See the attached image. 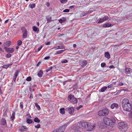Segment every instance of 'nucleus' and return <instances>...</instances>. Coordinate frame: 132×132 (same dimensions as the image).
Listing matches in <instances>:
<instances>
[{
    "mask_svg": "<svg viewBox=\"0 0 132 132\" xmlns=\"http://www.w3.org/2000/svg\"><path fill=\"white\" fill-rule=\"evenodd\" d=\"M79 125L88 131H92L94 129L96 126L95 124L90 123L88 122H80Z\"/></svg>",
    "mask_w": 132,
    "mask_h": 132,
    "instance_id": "1",
    "label": "nucleus"
},
{
    "mask_svg": "<svg viewBox=\"0 0 132 132\" xmlns=\"http://www.w3.org/2000/svg\"><path fill=\"white\" fill-rule=\"evenodd\" d=\"M122 106L123 109L126 111H129L132 107L131 104L130 103V101L128 99H123L122 102Z\"/></svg>",
    "mask_w": 132,
    "mask_h": 132,
    "instance_id": "2",
    "label": "nucleus"
},
{
    "mask_svg": "<svg viewBox=\"0 0 132 132\" xmlns=\"http://www.w3.org/2000/svg\"><path fill=\"white\" fill-rule=\"evenodd\" d=\"M103 120L104 123L107 125L109 126L110 127H113L114 125L112 121L107 117H104Z\"/></svg>",
    "mask_w": 132,
    "mask_h": 132,
    "instance_id": "3",
    "label": "nucleus"
},
{
    "mask_svg": "<svg viewBox=\"0 0 132 132\" xmlns=\"http://www.w3.org/2000/svg\"><path fill=\"white\" fill-rule=\"evenodd\" d=\"M109 113V110L107 108L103 109V110H99L98 114L99 116H107Z\"/></svg>",
    "mask_w": 132,
    "mask_h": 132,
    "instance_id": "4",
    "label": "nucleus"
},
{
    "mask_svg": "<svg viewBox=\"0 0 132 132\" xmlns=\"http://www.w3.org/2000/svg\"><path fill=\"white\" fill-rule=\"evenodd\" d=\"M119 129L120 130L126 129L127 128L128 125L125 122H120L117 125Z\"/></svg>",
    "mask_w": 132,
    "mask_h": 132,
    "instance_id": "5",
    "label": "nucleus"
},
{
    "mask_svg": "<svg viewBox=\"0 0 132 132\" xmlns=\"http://www.w3.org/2000/svg\"><path fill=\"white\" fill-rule=\"evenodd\" d=\"M68 100L70 101L72 103L75 104H77L78 102V100L75 97L74 95L71 94L69 95L68 97Z\"/></svg>",
    "mask_w": 132,
    "mask_h": 132,
    "instance_id": "6",
    "label": "nucleus"
},
{
    "mask_svg": "<svg viewBox=\"0 0 132 132\" xmlns=\"http://www.w3.org/2000/svg\"><path fill=\"white\" fill-rule=\"evenodd\" d=\"M22 31L23 32L22 37L23 38H26L27 35V30L24 28H22L21 29Z\"/></svg>",
    "mask_w": 132,
    "mask_h": 132,
    "instance_id": "7",
    "label": "nucleus"
},
{
    "mask_svg": "<svg viewBox=\"0 0 132 132\" xmlns=\"http://www.w3.org/2000/svg\"><path fill=\"white\" fill-rule=\"evenodd\" d=\"M68 125V124H65L62 125L60 128H58L57 129H58V132H64V131Z\"/></svg>",
    "mask_w": 132,
    "mask_h": 132,
    "instance_id": "8",
    "label": "nucleus"
},
{
    "mask_svg": "<svg viewBox=\"0 0 132 132\" xmlns=\"http://www.w3.org/2000/svg\"><path fill=\"white\" fill-rule=\"evenodd\" d=\"M66 110L68 112L69 114H72L74 113V109L73 107H70V108H67Z\"/></svg>",
    "mask_w": 132,
    "mask_h": 132,
    "instance_id": "9",
    "label": "nucleus"
},
{
    "mask_svg": "<svg viewBox=\"0 0 132 132\" xmlns=\"http://www.w3.org/2000/svg\"><path fill=\"white\" fill-rule=\"evenodd\" d=\"M5 51L9 53H12L14 50L13 48H8L6 47H4Z\"/></svg>",
    "mask_w": 132,
    "mask_h": 132,
    "instance_id": "10",
    "label": "nucleus"
},
{
    "mask_svg": "<svg viewBox=\"0 0 132 132\" xmlns=\"http://www.w3.org/2000/svg\"><path fill=\"white\" fill-rule=\"evenodd\" d=\"M111 107L112 109L118 108L119 107L118 104L117 103H113L111 104Z\"/></svg>",
    "mask_w": 132,
    "mask_h": 132,
    "instance_id": "11",
    "label": "nucleus"
},
{
    "mask_svg": "<svg viewBox=\"0 0 132 132\" xmlns=\"http://www.w3.org/2000/svg\"><path fill=\"white\" fill-rule=\"evenodd\" d=\"M126 73L127 75H128L131 73V69L129 68H125Z\"/></svg>",
    "mask_w": 132,
    "mask_h": 132,
    "instance_id": "12",
    "label": "nucleus"
},
{
    "mask_svg": "<svg viewBox=\"0 0 132 132\" xmlns=\"http://www.w3.org/2000/svg\"><path fill=\"white\" fill-rule=\"evenodd\" d=\"M0 123L3 125H5L6 122L5 119L4 118L2 119L0 121Z\"/></svg>",
    "mask_w": 132,
    "mask_h": 132,
    "instance_id": "13",
    "label": "nucleus"
},
{
    "mask_svg": "<svg viewBox=\"0 0 132 132\" xmlns=\"http://www.w3.org/2000/svg\"><path fill=\"white\" fill-rule=\"evenodd\" d=\"M32 29L34 31L37 33H38L39 31V28L35 26H33L32 27Z\"/></svg>",
    "mask_w": 132,
    "mask_h": 132,
    "instance_id": "14",
    "label": "nucleus"
},
{
    "mask_svg": "<svg viewBox=\"0 0 132 132\" xmlns=\"http://www.w3.org/2000/svg\"><path fill=\"white\" fill-rule=\"evenodd\" d=\"M27 127L25 126H21L19 127V130L21 131H23L24 130L27 129Z\"/></svg>",
    "mask_w": 132,
    "mask_h": 132,
    "instance_id": "15",
    "label": "nucleus"
},
{
    "mask_svg": "<svg viewBox=\"0 0 132 132\" xmlns=\"http://www.w3.org/2000/svg\"><path fill=\"white\" fill-rule=\"evenodd\" d=\"M60 112L61 114H65V111L64 108H62L60 109Z\"/></svg>",
    "mask_w": 132,
    "mask_h": 132,
    "instance_id": "16",
    "label": "nucleus"
},
{
    "mask_svg": "<svg viewBox=\"0 0 132 132\" xmlns=\"http://www.w3.org/2000/svg\"><path fill=\"white\" fill-rule=\"evenodd\" d=\"M104 55L105 57L108 59L110 58V55L109 52H105V53Z\"/></svg>",
    "mask_w": 132,
    "mask_h": 132,
    "instance_id": "17",
    "label": "nucleus"
},
{
    "mask_svg": "<svg viewBox=\"0 0 132 132\" xmlns=\"http://www.w3.org/2000/svg\"><path fill=\"white\" fill-rule=\"evenodd\" d=\"M46 18L48 22H50L52 21L51 17L50 15H48L46 17Z\"/></svg>",
    "mask_w": 132,
    "mask_h": 132,
    "instance_id": "18",
    "label": "nucleus"
},
{
    "mask_svg": "<svg viewBox=\"0 0 132 132\" xmlns=\"http://www.w3.org/2000/svg\"><path fill=\"white\" fill-rule=\"evenodd\" d=\"M111 26V23H106L105 24H104L103 25V26L105 28L106 27H109Z\"/></svg>",
    "mask_w": 132,
    "mask_h": 132,
    "instance_id": "19",
    "label": "nucleus"
},
{
    "mask_svg": "<svg viewBox=\"0 0 132 132\" xmlns=\"http://www.w3.org/2000/svg\"><path fill=\"white\" fill-rule=\"evenodd\" d=\"M66 20V18L65 17H63L62 18L60 19L59 22L60 23H62L63 22L65 21Z\"/></svg>",
    "mask_w": 132,
    "mask_h": 132,
    "instance_id": "20",
    "label": "nucleus"
},
{
    "mask_svg": "<svg viewBox=\"0 0 132 132\" xmlns=\"http://www.w3.org/2000/svg\"><path fill=\"white\" fill-rule=\"evenodd\" d=\"M12 64V63H11L9 64L4 65L3 66V68L7 69L9 67L11 66Z\"/></svg>",
    "mask_w": 132,
    "mask_h": 132,
    "instance_id": "21",
    "label": "nucleus"
},
{
    "mask_svg": "<svg viewBox=\"0 0 132 132\" xmlns=\"http://www.w3.org/2000/svg\"><path fill=\"white\" fill-rule=\"evenodd\" d=\"M65 50H60L57 51V52H56V53L55 54V55L57 54H61L63 52H64Z\"/></svg>",
    "mask_w": 132,
    "mask_h": 132,
    "instance_id": "22",
    "label": "nucleus"
},
{
    "mask_svg": "<svg viewBox=\"0 0 132 132\" xmlns=\"http://www.w3.org/2000/svg\"><path fill=\"white\" fill-rule=\"evenodd\" d=\"M35 4L34 3L30 4H29V7L31 9H33V8L35 7Z\"/></svg>",
    "mask_w": 132,
    "mask_h": 132,
    "instance_id": "23",
    "label": "nucleus"
},
{
    "mask_svg": "<svg viewBox=\"0 0 132 132\" xmlns=\"http://www.w3.org/2000/svg\"><path fill=\"white\" fill-rule=\"evenodd\" d=\"M87 64V62L85 61H82L81 62V66H85Z\"/></svg>",
    "mask_w": 132,
    "mask_h": 132,
    "instance_id": "24",
    "label": "nucleus"
},
{
    "mask_svg": "<svg viewBox=\"0 0 132 132\" xmlns=\"http://www.w3.org/2000/svg\"><path fill=\"white\" fill-rule=\"evenodd\" d=\"M19 73V71L17 70L15 73L14 74V77H15V80H16V78H17Z\"/></svg>",
    "mask_w": 132,
    "mask_h": 132,
    "instance_id": "25",
    "label": "nucleus"
},
{
    "mask_svg": "<svg viewBox=\"0 0 132 132\" xmlns=\"http://www.w3.org/2000/svg\"><path fill=\"white\" fill-rule=\"evenodd\" d=\"M107 88V87H103L101 89V92H103L105 91V90Z\"/></svg>",
    "mask_w": 132,
    "mask_h": 132,
    "instance_id": "26",
    "label": "nucleus"
},
{
    "mask_svg": "<svg viewBox=\"0 0 132 132\" xmlns=\"http://www.w3.org/2000/svg\"><path fill=\"white\" fill-rule=\"evenodd\" d=\"M34 120L35 122L37 123H39L40 121V120H39L37 117L35 118L34 119Z\"/></svg>",
    "mask_w": 132,
    "mask_h": 132,
    "instance_id": "27",
    "label": "nucleus"
},
{
    "mask_svg": "<svg viewBox=\"0 0 132 132\" xmlns=\"http://www.w3.org/2000/svg\"><path fill=\"white\" fill-rule=\"evenodd\" d=\"M103 20H104V21H105L106 20H108L109 18V17L108 16L106 15L105 16L103 17Z\"/></svg>",
    "mask_w": 132,
    "mask_h": 132,
    "instance_id": "28",
    "label": "nucleus"
},
{
    "mask_svg": "<svg viewBox=\"0 0 132 132\" xmlns=\"http://www.w3.org/2000/svg\"><path fill=\"white\" fill-rule=\"evenodd\" d=\"M15 113L13 112L12 114V116L11 117V119L12 120H13L15 116Z\"/></svg>",
    "mask_w": 132,
    "mask_h": 132,
    "instance_id": "29",
    "label": "nucleus"
},
{
    "mask_svg": "<svg viewBox=\"0 0 132 132\" xmlns=\"http://www.w3.org/2000/svg\"><path fill=\"white\" fill-rule=\"evenodd\" d=\"M128 116L129 118L132 119V111L128 113Z\"/></svg>",
    "mask_w": 132,
    "mask_h": 132,
    "instance_id": "30",
    "label": "nucleus"
},
{
    "mask_svg": "<svg viewBox=\"0 0 132 132\" xmlns=\"http://www.w3.org/2000/svg\"><path fill=\"white\" fill-rule=\"evenodd\" d=\"M27 122L28 123H30L32 122V120L31 119H28L27 120Z\"/></svg>",
    "mask_w": 132,
    "mask_h": 132,
    "instance_id": "31",
    "label": "nucleus"
},
{
    "mask_svg": "<svg viewBox=\"0 0 132 132\" xmlns=\"http://www.w3.org/2000/svg\"><path fill=\"white\" fill-rule=\"evenodd\" d=\"M103 22H104V20H103V18H100L97 23H100Z\"/></svg>",
    "mask_w": 132,
    "mask_h": 132,
    "instance_id": "32",
    "label": "nucleus"
},
{
    "mask_svg": "<svg viewBox=\"0 0 132 132\" xmlns=\"http://www.w3.org/2000/svg\"><path fill=\"white\" fill-rule=\"evenodd\" d=\"M61 3H65L68 1L67 0H59Z\"/></svg>",
    "mask_w": 132,
    "mask_h": 132,
    "instance_id": "33",
    "label": "nucleus"
},
{
    "mask_svg": "<svg viewBox=\"0 0 132 132\" xmlns=\"http://www.w3.org/2000/svg\"><path fill=\"white\" fill-rule=\"evenodd\" d=\"M22 41L20 40H19L17 42V45H20L22 43Z\"/></svg>",
    "mask_w": 132,
    "mask_h": 132,
    "instance_id": "34",
    "label": "nucleus"
},
{
    "mask_svg": "<svg viewBox=\"0 0 132 132\" xmlns=\"http://www.w3.org/2000/svg\"><path fill=\"white\" fill-rule=\"evenodd\" d=\"M40 127V125L39 124H38L37 125H35V127L36 128H39Z\"/></svg>",
    "mask_w": 132,
    "mask_h": 132,
    "instance_id": "35",
    "label": "nucleus"
},
{
    "mask_svg": "<svg viewBox=\"0 0 132 132\" xmlns=\"http://www.w3.org/2000/svg\"><path fill=\"white\" fill-rule=\"evenodd\" d=\"M37 75L39 77H41V70H40L37 74Z\"/></svg>",
    "mask_w": 132,
    "mask_h": 132,
    "instance_id": "36",
    "label": "nucleus"
},
{
    "mask_svg": "<svg viewBox=\"0 0 132 132\" xmlns=\"http://www.w3.org/2000/svg\"><path fill=\"white\" fill-rule=\"evenodd\" d=\"M64 46H58L57 48L56 49H63L64 48Z\"/></svg>",
    "mask_w": 132,
    "mask_h": 132,
    "instance_id": "37",
    "label": "nucleus"
},
{
    "mask_svg": "<svg viewBox=\"0 0 132 132\" xmlns=\"http://www.w3.org/2000/svg\"><path fill=\"white\" fill-rule=\"evenodd\" d=\"M31 78L30 77H28L26 79V80L28 81H30L31 80Z\"/></svg>",
    "mask_w": 132,
    "mask_h": 132,
    "instance_id": "38",
    "label": "nucleus"
},
{
    "mask_svg": "<svg viewBox=\"0 0 132 132\" xmlns=\"http://www.w3.org/2000/svg\"><path fill=\"white\" fill-rule=\"evenodd\" d=\"M35 104L38 109H40V106L38 105L37 103H35Z\"/></svg>",
    "mask_w": 132,
    "mask_h": 132,
    "instance_id": "39",
    "label": "nucleus"
},
{
    "mask_svg": "<svg viewBox=\"0 0 132 132\" xmlns=\"http://www.w3.org/2000/svg\"><path fill=\"white\" fill-rule=\"evenodd\" d=\"M68 62V61L66 59L63 60L61 61V62L62 63H66Z\"/></svg>",
    "mask_w": 132,
    "mask_h": 132,
    "instance_id": "40",
    "label": "nucleus"
},
{
    "mask_svg": "<svg viewBox=\"0 0 132 132\" xmlns=\"http://www.w3.org/2000/svg\"><path fill=\"white\" fill-rule=\"evenodd\" d=\"M106 65V64L105 63H102L101 64V65L102 67H104Z\"/></svg>",
    "mask_w": 132,
    "mask_h": 132,
    "instance_id": "41",
    "label": "nucleus"
},
{
    "mask_svg": "<svg viewBox=\"0 0 132 132\" xmlns=\"http://www.w3.org/2000/svg\"><path fill=\"white\" fill-rule=\"evenodd\" d=\"M70 10L68 9H65L64 10L63 12H69V11Z\"/></svg>",
    "mask_w": 132,
    "mask_h": 132,
    "instance_id": "42",
    "label": "nucleus"
},
{
    "mask_svg": "<svg viewBox=\"0 0 132 132\" xmlns=\"http://www.w3.org/2000/svg\"><path fill=\"white\" fill-rule=\"evenodd\" d=\"M83 107V106L81 105H80L79 107H77L76 108L77 110H78L80 109L81 108Z\"/></svg>",
    "mask_w": 132,
    "mask_h": 132,
    "instance_id": "43",
    "label": "nucleus"
},
{
    "mask_svg": "<svg viewBox=\"0 0 132 132\" xmlns=\"http://www.w3.org/2000/svg\"><path fill=\"white\" fill-rule=\"evenodd\" d=\"M87 15V13H85L84 12H83L81 13V15L83 16H85Z\"/></svg>",
    "mask_w": 132,
    "mask_h": 132,
    "instance_id": "44",
    "label": "nucleus"
},
{
    "mask_svg": "<svg viewBox=\"0 0 132 132\" xmlns=\"http://www.w3.org/2000/svg\"><path fill=\"white\" fill-rule=\"evenodd\" d=\"M11 54H10L8 53L6 55V57L7 58H9L11 56Z\"/></svg>",
    "mask_w": 132,
    "mask_h": 132,
    "instance_id": "45",
    "label": "nucleus"
},
{
    "mask_svg": "<svg viewBox=\"0 0 132 132\" xmlns=\"http://www.w3.org/2000/svg\"><path fill=\"white\" fill-rule=\"evenodd\" d=\"M113 86V85L112 84H110L108 86V87L109 88H111Z\"/></svg>",
    "mask_w": 132,
    "mask_h": 132,
    "instance_id": "46",
    "label": "nucleus"
},
{
    "mask_svg": "<svg viewBox=\"0 0 132 132\" xmlns=\"http://www.w3.org/2000/svg\"><path fill=\"white\" fill-rule=\"evenodd\" d=\"M123 85V84L122 82H119L118 84V85L119 86H122Z\"/></svg>",
    "mask_w": 132,
    "mask_h": 132,
    "instance_id": "47",
    "label": "nucleus"
},
{
    "mask_svg": "<svg viewBox=\"0 0 132 132\" xmlns=\"http://www.w3.org/2000/svg\"><path fill=\"white\" fill-rule=\"evenodd\" d=\"M52 69V67H51L49 68L46 71L47 72L48 71H49L51 70Z\"/></svg>",
    "mask_w": 132,
    "mask_h": 132,
    "instance_id": "48",
    "label": "nucleus"
},
{
    "mask_svg": "<svg viewBox=\"0 0 132 132\" xmlns=\"http://www.w3.org/2000/svg\"><path fill=\"white\" fill-rule=\"evenodd\" d=\"M64 34H58V35L57 36L59 37H60L62 36Z\"/></svg>",
    "mask_w": 132,
    "mask_h": 132,
    "instance_id": "49",
    "label": "nucleus"
},
{
    "mask_svg": "<svg viewBox=\"0 0 132 132\" xmlns=\"http://www.w3.org/2000/svg\"><path fill=\"white\" fill-rule=\"evenodd\" d=\"M50 4L49 2H47L46 3V5H47V6H50Z\"/></svg>",
    "mask_w": 132,
    "mask_h": 132,
    "instance_id": "50",
    "label": "nucleus"
},
{
    "mask_svg": "<svg viewBox=\"0 0 132 132\" xmlns=\"http://www.w3.org/2000/svg\"><path fill=\"white\" fill-rule=\"evenodd\" d=\"M50 57L49 56H46L45 58H44V59L45 60H48V59H49L50 58Z\"/></svg>",
    "mask_w": 132,
    "mask_h": 132,
    "instance_id": "51",
    "label": "nucleus"
},
{
    "mask_svg": "<svg viewBox=\"0 0 132 132\" xmlns=\"http://www.w3.org/2000/svg\"><path fill=\"white\" fill-rule=\"evenodd\" d=\"M114 68V66L113 65H110L109 66V68Z\"/></svg>",
    "mask_w": 132,
    "mask_h": 132,
    "instance_id": "52",
    "label": "nucleus"
},
{
    "mask_svg": "<svg viewBox=\"0 0 132 132\" xmlns=\"http://www.w3.org/2000/svg\"><path fill=\"white\" fill-rule=\"evenodd\" d=\"M52 132H58L57 129L54 130L53 131H52Z\"/></svg>",
    "mask_w": 132,
    "mask_h": 132,
    "instance_id": "53",
    "label": "nucleus"
},
{
    "mask_svg": "<svg viewBox=\"0 0 132 132\" xmlns=\"http://www.w3.org/2000/svg\"><path fill=\"white\" fill-rule=\"evenodd\" d=\"M41 63V62H40V61L37 64V67L39 66V65Z\"/></svg>",
    "mask_w": 132,
    "mask_h": 132,
    "instance_id": "54",
    "label": "nucleus"
},
{
    "mask_svg": "<svg viewBox=\"0 0 132 132\" xmlns=\"http://www.w3.org/2000/svg\"><path fill=\"white\" fill-rule=\"evenodd\" d=\"M51 43L50 42H48V43H46V45H49Z\"/></svg>",
    "mask_w": 132,
    "mask_h": 132,
    "instance_id": "55",
    "label": "nucleus"
},
{
    "mask_svg": "<svg viewBox=\"0 0 132 132\" xmlns=\"http://www.w3.org/2000/svg\"><path fill=\"white\" fill-rule=\"evenodd\" d=\"M8 44L9 46L10 45V41L8 42H6V44Z\"/></svg>",
    "mask_w": 132,
    "mask_h": 132,
    "instance_id": "56",
    "label": "nucleus"
},
{
    "mask_svg": "<svg viewBox=\"0 0 132 132\" xmlns=\"http://www.w3.org/2000/svg\"><path fill=\"white\" fill-rule=\"evenodd\" d=\"M33 97V96L32 95V94H31L30 95L29 98H32Z\"/></svg>",
    "mask_w": 132,
    "mask_h": 132,
    "instance_id": "57",
    "label": "nucleus"
},
{
    "mask_svg": "<svg viewBox=\"0 0 132 132\" xmlns=\"http://www.w3.org/2000/svg\"><path fill=\"white\" fill-rule=\"evenodd\" d=\"M9 19H7V20H6L5 21V23H7L8 22V21H9Z\"/></svg>",
    "mask_w": 132,
    "mask_h": 132,
    "instance_id": "58",
    "label": "nucleus"
},
{
    "mask_svg": "<svg viewBox=\"0 0 132 132\" xmlns=\"http://www.w3.org/2000/svg\"><path fill=\"white\" fill-rule=\"evenodd\" d=\"M77 46V45L76 44H74L73 45V47H74V48H75V47L76 46Z\"/></svg>",
    "mask_w": 132,
    "mask_h": 132,
    "instance_id": "59",
    "label": "nucleus"
},
{
    "mask_svg": "<svg viewBox=\"0 0 132 132\" xmlns=\"http://www.w3.org/2000/svg\"><path fill=\"white\" fill-rule=\"evenodd\" d=\"M41 47H40L38 49V51H40V50H41Z\"/></svg>",
    "mask_w": 132,
    "mask_h": 132,
    "instance_id": "60",
    "label": "nucleus"
},
{
    "mask_svg": "<svg viewBox=\"0 0 132 132\" xmlns=\"http://www.w3.org/2000/svg\"><path fill=\"white\" fill-rule=\"evenodd\" d=\"M74 7V6H70L69 7L71 9H72Z\"/></svg>",
    "mask_w": 132,
    "mask_h": 132,
    "instance_id": "61",
    "label": "nucleus"
},
{
    "mask_svg": "<svg viewBox=\"0 0 132 132\" xmlns=\"http://www.w3.org/2000/svg\"><path fill=\"white\" fill-rule=\"evenodd\" d=\"M23 105L21 104V103H20V107L21 108H23Z\"/></svg>",
    "mask_w": 132,
    "mask_h": 132,
    "instance_id": "62",
    "label": "nucleus"
},
{
    "mask_svg": "<svg viewBox=\"0 0 132 132\" xmlns=\"http://www.w3.org/2000/svg\"><path fill=\"white\" fill-rule=\"evenodd\" d=\"M6 115V113H4L3 114V116L4 117H5Z\"/></svg>",
    "mask_w": 132,
    "mask_h": 132,
    "instance_id": "63",
    "label": "nucleus"
},
{
    "mask_svg": "<svg viewBox=\"0 0 132 132\" xmlns=\"http://www.w3.org/2000/svg\"><path fill=\"white\" fill-rule=\"evenodd\" d=\"M0 51H1V52H3V50L2 48L1 47H0Z\"/></svg>",
    "mask_w": 132,
    "mask_h": 132,
    "instance_id": "64",
    "label": "nucleus"
}]
</instances>
